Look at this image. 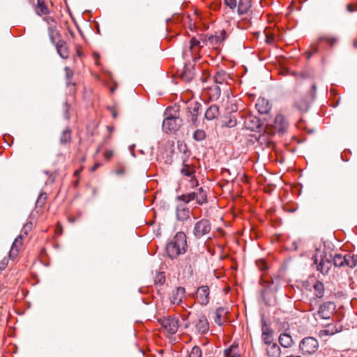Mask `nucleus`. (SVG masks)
<instances>
[{"label": "nucleus", "instance_id": "48", "mask_svg": "<svg viewBox=\"0 0 357 357\" xmlns=\"http://www.w3.org/2000/svg\"><path fill=\"white\" fill-rule=\"evenodd\" d=\"M283 209L289 213H293L296 210V206L294 204H285L283 206Z\"/></svg>", "mask_w": 357, "mask_h": 357}, {"label": "nucleus", "instance_id": "3", "mask_svg": "<svg viewBox=\"0 0 357 357\" xmlns=\"http://www.w3.org/2000/svg\"><path fill=\"white\" fill-rule=\"evenodd\" d=\"M169 108L166 109L165 116H166L163 120L162 129L165 132H173L178 130L182 124V120L175 116L170 115Z\"/></svg>", "mask_w": 357, "mask_h": 357}, {"label": "nucleus", "instance_id": "14", "mask_svg": "<svg viewBox=\"0 0 357 357\" xmlns=\"http://www.w3.org/2000/svg\"><path fill=\"white\" fill-rule=\"evenodd\" d=\"M214 82L220 85L227 86L229 81L231 79L230 75L224 70H218L213 77Z\"/></svg>", "mask_w": 357, "mask_h": 357}, {"label": "nucleus", "instance_id": "30", "mask_svg": "<svg viewBox=\"0 0 357 357\" xmlns=\"http://www.w3.org/2000/svg\"><path fill=\"white\" fill-rule=\"evenodd\" d=\"M268 345L267 354L269 356L275 357L280 355V349L276 343L272 342L271 344Z\"/></svg>", "mask_w": 357, "mask_h": 357}, {"label": "nucleus", "instance_id": "52", "mask_svg": "<svg viewBox=\"0 0 357 357\" xmlns=\"http://www.w3.org/2000/svg\"><path fill=\"white\" fill-rule=\"evenodd\" d=\"M356 10V8L351 3H349L347 5V10L348 12H350V13H352L354 11H355Z\"/></svg>", "mask_w": 357, "mask_h": 357}, {"label": "nucleus", "instance_id": "41", "mask_svg": "<svg viewBox=\"0 0 357 357\" xmlns=\"http://www.w3.org/2000/svg\"><path fill=\"white\" fill-rule=\"evenodd\" d=\"M202 352L199 347L195 346L192 348L189 357H202Z\"/></svg>", "mask_w": 357, "mask_h": 357}, {"label": "nucleus", "instance_id": "37", "mask_svg": "<svg viewBox=\"0 0 357 357\" xmlns=\"http://www.w3.org/2000/svg\"><path fill=\"white\" fill-rule=\"evenodd\" d=\"M166 280L165 273L163 272L158 273L154 278V282L155 284L162 285L165 283Z\"/></svg>", "mask_w": 357, "mask_h": 357}, {"label": "nucleus", "instance_id": "34", "mask_svg": "<svg viewBox=\"0 0 357 357\" xmlns=\"http://www.w3.org/2000/svg\"><path fill=\"white\" fill-rule=\"evenodd\" d=\"M70 140V130L69 129H66L63 131L61 137L60 142L62 144H66L69 142Z\"/></svg>", "mask_w": 357, "mask_h": 357}, {"label": "nucleus", "instance_id": "38", "mask_svg": "<svg viewBox=\"0 0 357 357\" xmlns=\"http://www.w3.org/2000/svg\"><path fill=\"white\" fill-rule=\"evenodd\" d=\"M206 137V133L204 130L198 129L194 132L193 138L196 141H202Z\"/></svg>", "mask_w": 357, "mask_h": 357}, {"label": "nucleus", "instance_id": "57", "mask_svg": "<svg viewBox=\"0 0 357 357\" xmlns=\"http://www.w3.org/2000/svg\"><path fill=\"white\" fill-rule=\"evenodd\" d=\"M100 166V163L95 164L91 169V172H95Z\"/></svg>", "mask_w": 357, "mask_h": 357}, {"label": "nucleus", "instance_id": "50", "mask_svg": "<svg viewBox=\"0 0 357 357\" xmlns=\"http://www.w3.org/2000/svg\"><path fill=\"white\" fill-rule=\"evenodd\" d=\"M257 265L261 271L266 270L268 268L266 261L262 259L257 261Z\"/></svg>", "mask_w": 357, "mask_h": 357}, {"label": "nucleus", "instance_id": "64", "mask_svg": "<svg viewBox=\"0 0 357 357\" xmlns=\"http://www.w3.org/2000/svg\"><path fill=\"white\" fill-rule=\"evenodd\" d=\"M94 56H95L96 59H98V57H99L96 53L94 54Z\"/></svg>", "mask_w": 357, "mask_h": 357}, {"label": "nucleus", "instance_id": "51", "mask_svg": "<svg viewBox=\"0 0 357 357\" xmlns=\"http://www.w3.org/2000/svg\"><path fill=\"white\" fill-rule=\"evenodd\" d=\"M114 155V153L112 150H107L104 153V156L106 159L109 160Z\"/></svg>", "mask_w": 357, "mask_h": 357}, {"label": "nucleus", "instance_id": "29", "mask_svg": "<svg viewBox=\"0 0 357 357\" xmlns=\"http://www.w3.org/2000/svg\"><path fill=\"white\" fill-rule=\"evenodd\" d=\"M324 284L321 281L317 280L314 284V294L317 298H321L324 295Z\"/></svg>", "mask_w": 357, "mask_h": 357}, {"label": "nucleus", "instance_id": "42", "mask_svg": "<svg viewBox=\"0 0 357 357\" xmlns=\"http://www.w3.org/2000/svg\"><path fill=\"white\" fill-rule=\"evenodd\" d=\"M337 41V39L335 38H330L328 36H320L318 38V42H326L328 44H330L331 46H333Z\"/></svg>", "mask_w": 357, "mask_h": 357}, {"label": "nucleus", "instance_id": "55", "mask_svg": "<svg viewBox=\"0 0 357 357\" xmlns=\"http://www.w3.org/2000/svg\"><path fill=\"white\" fill-rule=\"evenodd\" d=\"M190 183H191V187L193 188V187H195V186H197L198 185V181L195 179V178H192L190 180Z\"/></svg>", "mask_w": 357, "mask_h": 357}, {"label": "nucleus", "instance_id": "15", "mask_svg": "<svg viewBox=\"0 0 357 357\" xmlns=\"http://www.w3.org/2000/svg\"><path fill=\"white\" fill-rule=\"evenodd\" d=\"M255 107L257 111L261 114H268L271 109L268 100L264 98H259Z\"/></svg>", "mask_w": 357, "mask_h": 357}, {"label": "nucleus", "instance_id": "13", "mask_svg": "<svg viewBox=\"0 0 357 357\" xmlns=\"http://www.w3.org/2000/svg\"><path fill=\"white\" fill-rule=\"evenodd\" d=\"M176 215L178 221L184 222L188 220L190 218L189 208L184 204L178 205L176 209Z\"/></svg>", "mask_w": 357, "mask_h": 357}, {"label": "nucleus", "instance_id": "46", "mask_svg": "<svg viewBox=\"0 0 357 357\" xmlns=\"http://www.w3.org/2000/svg\"><path fill=\"white\" fill-rule=\"evenodd\" d=\"M46 198L47 195L45 193H40L36 201V205L42 206L45 204Z\"/></svg>", "mask_w": 357, "mask_h": 357}, {"label": "nucleus", "instance_id": "6", "mask_svg": "<svg viewBox=\"0 0 357 357\" xmlns=\"http://www.w3.org/2000/svg\"><path fill=\"white\" fill-rule=\"evenodd\" d=\"M195 298L201 305H206L210 301V289L208 286L202 285L197 288Z\"/></svg>", "mask_w": 357, "mask_h": 357}, {"label": "nucleus", "instance_id": "63", "mask_svg": "<svg viewBox=\"0 0 357 357\" xmlns=\"http://www.w3.org/2000/svg\"><path fill=\"white\" fill-rule=\"evenodd\" d=\"M354 46L355 47H357V41H356H356H354Z\"/></svg>", "mask_w": 357, "mask_h": 357}, {"label": "nucleus", "instance_id": "2", "mask_svg": "<svg viewBox=\"0 0 357 357\" xmlns=\"http://www.w3.org/2000/svg\"><path fill=\"white\" fill-rule=\"evenodd\" d=\"M333 255L327 252L325 245L324 249L321 248L315 249L314 255V265L316 264L317 270L324 276H326L332 266Z\"/></svg>", "mask_w": 357, "mask_h": 357}, {"label": "nucleus", "instance_id": "12", "mask_svg": "<svg viewBox=\"0 0 357 357\" xmlns=\"http://www.w3.org/2000/svg\"><path fill=\"white\" fill-rule=\"evenodd\" d=\"M185 294V289L184 287H179L174 289L170 296L171 303L176 305L181 304Z\"/></svg>", "mask_w": 357, "mask_h": 357}, {"label": "nucleus", "instance_id": "47", "mask_svg": "<svg viewBox=\"0 0 357 357\" xmlns=\"http://www.w3.org/2000/svg\"><path fill=\"white\" fill-rule=\"evenodd\" d=\"M43 20L47 23L48 26H56V22L52 17H45Z\"/></svg>", "mask_w": 357, "mask_h": 357}, {"label": "nucleus", "instance_id": "11", "mask_svg": "<svg viewBox=\"0 0 357 357\" xmlns=\"http://www.w3.org/2000/svg\"><path fill=\"white\" fill-rule=\"evenodd\" d=\"M195 324L197 331L200 334H205L209 330L208 319L204 314H200L197 317Z\"/></svg>", "mask_w": 357, "mask_h": 357}, {"label": "nucleus", "instance_id": "17", "mask_svg": "<svg viewBox=\"0 0 357 357\" xmlns=\"http://www.w3.org/2000/svg\"><path fill=\"white\" fill-rule=\"evenodd\" d=\"M22 239H23V235L20 234L18 236L14 241L12 247L10 248V250L9 252V258L11 259H14L20 250V248H21L22 245Z\"/></svg>", "mask_w": 357, "mask_h": 357}, {"label": "nucleus", "instance_id": "59", "mask_svg": "<svg viewBox=\"0 0 357 357\" xmlns=\"http://www.w3.org/2000/svg\"><path fill=\"white\" fill-rule=\"evenodd\" d=\"M293 245H294V250H297V248H298L297 243L296 242H294L293 243Z\"/></svg>", "mask_w": 357, "mask_h": 357}, {"label": "nucleus", "instance_id": "25", "mask_svg": "<svg viewBox=\"0 0 357 357\" xmlns=\"http://www.w3.org/2000/svg\"><path fill=\"white\" fill-rule=\"evenodd\" d=\"M195 194V200L197 204L202 205L207 202V192L202 187L199 188L196 191H194Z\"/></svg>", "mask_w": 357, "mask_h": 357}, {"label": "nucleus", "instance_id": "4", "mask_svg": "<svg viewBox=\"0 0 357 357\" xmlns=\"http://www.w3.org/2000/svg\"><path fill=\"white\" fill-rule=\"evenodd\" d=\"M162 327L169 334H175L179 326V319L174 316H167L158 319Z\"/></svg>", "mask_w": 357, "mask_h": 357}, {"label": "nucleus", "instance_id": "20", "mask_svg": "<svg viewBox=\"0 0 357 357\" xmlns=\"http://www.w3.org/2000/svg\"><path fill=\"white\" fill-rule=\"evenodd\" d=\"M252 7L251 0H238L237 13L242 15L248 13Z\"/></svg>", "mask_w": 357, "mask_h": 357}, {"label": "nucleus", "instance_id": "58", "mask_svg": "<svg viewBox=\"0 0 357 357\" xmlns=\"http://www.w3.org/2000/svg\"><path fill=\"white\" fill-rule=\"evenodd\" d=\"M111 112L112 113V116L114 118H116L117 116L116 112L114 110L113 107H111L110 109Z\"/></svg>", "mask_w": 357, "mask_h": 357}, {"label": "nucleus", "instance_id": "36", "mask_svg": "<svg viewBox=\"0 0 357 357\" xmlns=\"http://www.w3.org/2000/svg\"><path fill=\"white\" fill-rule=\"evenodd\" d=\"M181 172L185 176H191L195 173V169L192 167L188 165H184L181 170Z\"/></svg>", "mask_w": 357, "mask_h": 357}, {"label": "nucleus", "instance_id": "39", "mask_svg": "<svg viewBox=\"0 0 357 357\" xmlns=\"http://www.w3.org/2000/svg\"><path fill=\"white\" fill-rule=\"evenodd\" d=\"M179 199L185 203H188L190 201L195 199V194L194 193V192H192L182 195L179 197Z\"/></svg>", "mask_w": 357, "mask_h": 357}, {"label": "nucleus", "instance_id": "28", "mask_svg": "<svg viewBox=\"0 0 357 357\" xmlns=\"http://www.w3.org/2000/svg\"><path fill=\"white\" fill-rule=\"evenodd\" d=\"M36 12L38 15H47L50 10L45 4L44 0H38L37 6L36 7Z\"/></svg>", "mask_w": 357, "mask_h": 357}, {"label": "nucleus", "instance_id": "24", "mask_svg": "<svg viewBox=\"0 0 357 357\" xmlns=\"http://www.w3.org/2000/svg\"><path fill=\"white\" fill-rule=\"evenodd\" d=\"M202 47L203 45H201V41L199 39H197L194 37L190 39V50L194 59H196V56Z\"/></svg>", "mask_w": 357, "mask_h": 357}, {"label": "nucleus", "instance_id": "8", "mask_svg": "<svg viewBox=\"0 0 357 357\" xmlns=\"http://www.w3.org/2000/svg\"><path fill=\"white\" fill-rule=\"evenodd\" d=\"M272 127L274 133L282 135L288 128V123L283 115L278 114L275 118Z\"/></svg>", "mask_w": 357, "mask_h": 357}, {"label": "nucleus", "instance_id": "21", "mask_svg": "<svg viewBox=\"0 0 357 357\" xmlns=\"http://www.w3.org/2000/svg\"><path fill=\"white\" fill-rule=\"evenodd\" d=\"M190 109V121L195 126H197V116L202 109V105L197 102H194Z\"/></svg>", "mask_w": 357, "mask_h": 357}, {"label": "nucleus", "instance_id": "45", "mask_svg": "<svg viewBox=\"0 0 357 357\" xmlns=\"http://www.w3.org/2000/svg\"><path fill=\"white\" fill-rule=\"evenodd\" d=\"M211 96H213V98H218L220 96L221 89L220 86H215L214 88L211 89Z\"/></svg>", "mask_w": 357, "mask_h": 357}, {"label": "nucleus", "instance_id": "26", "mask_svg": "<svg viewBox=\"0 0 357 357\" xmlns=\"http://www.w3.org/2000/svg\"><path fill=\"white\" fill-rule=\"evenodd\" d=\"M357 265V256L351 254H346L344 255L343 266H348L354 268Z\"/></svg>", "mask_w": 357, "mask_h": 357}, {"label": "nucleus", "instance_id": "44", "mask_svg": "<svg viewBox=\"0 0 357 357\" xmlns=\"http://www.w3.org/2000/svg\"><path fill=\"white\" fill-rule=\"evenodd\" d=\"M64 70L66 72V77L67 79V84L70 85L71 84L70 79L73 76V71L68 67H66Z\"/></svg>", "mask_w": 357, "mask_h": 357}, {"label": "nucleus", "instance_id": "61", "mask_svg": "<svg viewBox=\"0 0 357 357\" xmlns=\"http://www.w3.org/2000/svg\"><path fill=\"white\" fill-rule=\"evenodd\" d=\"M314 341H315L316 343H317V345L314 344V346H313V348H315V347H317L318 346V343H317V340L315 338H314Z\"/></svg>", "mask_w": 357, "mask_h": 357}, {"label": "nucleus", "instance_id": "22", "mask_svg": "<svg viewBox=\"0 0 357 357\" xmlns=\"http://www.w3.org/2000/svg\"><path fill=\"white\" fill-rule=\"evenodd\" d=\"M220 114L219 107L216 105H212L207 108L204 117L208 121H212L218 118Z\"/></svg>", "mask_w": 357, "mask_h": 357}, {"label": "nucleus", "instance_id": "19", "mask_svg": "<svg viewBox=\"0 0 357 357\" xmlns=\"http://www.w3.org/2000/svg\"><path fill=\"white\" fill-rule=\"evenodd\" d=\"M261 337L263 341L266 344H271L273 342V331L269 327L266 325V322L263 321L262 326H261Z\"/></svg>", "mask_w": 357, "mask_h": 357}, {"label": "nucleus", "instance_id": "10", "mask_svg": "<svg viewBox=\"0 0 357 357\" xmlns=\"http://www.w3.org/2000/svg\"><path fill=\"white\" fill-rule=\"evenodd\" d=\"M335 309L334 303L332 302H326L321 304L318 311V315L324 319H329Z\"/></svg>", "mask_w": 357, "mask_h": 357}, {"label": "nucleus", "instance_id": "60", "mask_svg": "<svg viewBox=\"0 0 357 357\" xmlns=\"http://www.w3.org/2000/svg\"><path fill=\"white\" fill-rule=\"evenodd\" d=\"M228 126H229V127H232V126H234V124H233V123H231V121H230V122L229 123Z\"/></svg>", "mask_w": 357, "mask_h": 357}, {"label": "nucleus", "instance_id": "53", "mask_svg": "<svg viewBox=\"0 0 357 357\" xmlns=\"http://www.w3.org/2000/svg\"><path fill=\"white\" fill-rule=\"evenodd\" d=\"M8 259L4 258L2 261L1 262V266H0V268L1 269H4L6 268V266H7L8 264Z\"/></svg>", "mask_w": 357, "mask_h": 357}, {"label": "nucleus", "instance_id": "5", "mask_svg": "<svg viewBox=\"0 0 357 357\" xmlns=\"http://www.w3.org/2000/svg\"><path fill=\"white\" fill-rule=\"evenodd\" d=\"M211 229V222L207 219H202L198 221L194 227L193 234L197 238H200L208 234Z\"/></svg>", "mask_w": 357, "mask_h": 357}, {"label": "nucleus", "instance_id": "27", "mask_svg": "<svg viewBox=\"0 0 357 357\" xmlns=\"http://www.w3.org/2000/svg\"><path fill=\"white\" fill-rule=\"evenodd\" d=\"M279 342L282 347L289 348L292 345L293 340L290 335L282 333L279 337Z\"/></svg>", "mask_w": 357, "mask_h": 357}, {"label": "nucleus", "instance_id": "43", "mask_svg": "<svg viewBox=\"0 0 357 357\" xmlns=\"http://www.w3.org/2000/svg\"><path fill=\"white\" fill-rule=\"evenodd\" d=\"M224 2L232 10L237 8L238 0H224Z\"/></svg>", "mask_w": 357, "mask_h": 357}, {"label": "nucleus", "instance_id": "7", "mask_svg": "<svg viewBox=\"0 0 357 357\" xmlns=\"http://www.w3.org/2000/svg\"><path fill=\"white\" fill-rule=\"evenodd\" d=\"M226 36L227 34L225 31L222 30L220 33V35H211L208 36L206 40L203 41V43L215 50H218L221 46L222 42L226 39Z\"/></svg>", "mask_w": 357, "mask_h": 357}, {"label": "nucleus", "instance_id": "1", "mask_svg": "<svg viewBox=\"0 0 357 357\" xmlns=\"http://www.w3.org/2000/svg\"><path fill=\"white\" fill-rule=\"evenodd\" d=\"M186 236L183 232H178L166 245L167 256L171 259H176L187 251Z\"/></svg>", "mask_w": 357, "mask_h": 357}, {"label": "nucleus", "instance_id": "32", "mask_svg": "<svg viewBox=\"0 0 357 357\" xmlns=\"http://www.w3.org/2000/svg\"><path fill=\"white\" fill-rule=\"evenodd\" d=\"M224 314H225V309L223 307H218L215 310L214 321L219 326L222 325L225 322V320L223 319Z\"/></svg>", "mask_w": 357, "mask_h": 357}, {"label": "nucleus", "instance_id": "56", "mask_svg": "<svg viewBox=\"0 0 357 357\" xmlns=\"http://www.w3.org/2000/svg\"><path fill=\"white\" fill-rule=\"evenodd\" d=\"M124 172H125V170L123 167L119 168L116 171V174L118 175H122L124 174Z\"/></svg>", "mask_w": 357, "mask_h": 357}, {"label": "nucleus", "instance_id": "35", "mask_svg": "<svg viewBox=\"0 0 357 357\" xmlns=\"http://www.w3.org/2000/svg\"><path fill=\"white\" fill-rule=\"evenodd\" d=\"M47 31L51 43L52 44H54L55 36L58 35V32L56 31V26H48Z\"/></svg>", "mask_w": 357, "mask_h": 357}, {"label": "nucleus", "instance_id": "18", "mask_svg": "<svg viewBox=\"0 0 357 357\" xmlns=\"http://www.w3.org/2000/svg\"><path fill=\"white\" fill-rule=\"evenodd\" d=\"M299 348L303 354H311L312 352V337L303 338L300 343Z\"/></svg>", "mask_w": 357, "mask_h": 357}, {"label": "nucleus", "instance_id": "62", "mask_svg": "<svg viewBox=\"0 0 357 357\" xmlns=\"http://www.w3.org/2000/svg\"><path fill=\"white\" fill-rule=\"evenodd\" d=\"M317 51V49L316 48V47L314 45V50H313V52H314V54L316 53Z\"/></svg>", "mask_w": 357, "mask_h": 357}, {"label": "nucleus", "instance_id": "54", "mask_svg": "<svg viewBox=\"0 0 357 357\" xmlns=\"http://www.w3.org/2000/svg\"><path fill=\"white\" fill-rule=\"evenodd\" d=\"M54 180H55V176H53L52 174H50L49 178L46 181V183H52L54 181Z\"/></svg>", "mask_w": 357, "mask_h": 357}, {"label": "nucleus", "instance_id": "33", "mask_svg": "<svg viewBox=\"0 0 357 357\" xmlns=\"http://www.w3.org/2000/svg\"><path fill=\"white\" fill-rule=\"evenodd\" d=\"M344 255L342 254H335L333 255L332 263L336 267H343Z\"/></svg>", "mask_w": 357, "mask_h": 357}, {"label": "nucleus", "instance_id": "23", "mask_svg": "<svg viewBox=\"0 0 357 357\" xmlns=\"http://www.w3.org/2000/svg\"><path fill=\"white\" fill-rule=\"evenodd\" d=\"M56 47L58 54L63 59H67L69 56L68 48L66 43L63 40H59L56 44Z\"/></svg>", "mask_w": 357, "mask_h": 357}, {"label": "nucleus", "instance_id": "31", "mask_svg": "<svg viewBox=\"0 0 357 357\" xmlns=\"http://www.w3.org/2000/svg\"><path fill=\"white\" fill-rule=\"evenodd\" d=\"M225 355L226 357H240L238 345H231L229 348L225 349Z\"/></svg>", "mask_w": 357, "mask_h": 357}, {"label": "nucleus", "instance_id": "49", "mask_svg": "<svg viewBox=\"0 0 357 357\" xmlns=\"http://www.w3.org/2000/svg\"><path fill=\"white\" fill-rule=\"evenodd\" d=\"M32 229V223L31 222H26L22 230V232L24 233V235H27L28 232L31 231Z\"/></svg>", "mask_w": 357, "mask_h": 357}, {"label": "nucleus", "instance_id": "9", "mask_svg": "<svg viewBox=\"0 0 357 357\" xmlns=\"http://www.w3.org/2000/svg\"><path fill=\"white\" fill-rule=\"evenodd\" d=\"M312 84L310 83V90L305 97H301L296 101V106L301 112H307L312 100Z\"/></svg>", "mask_w": 357, "mask_h": 357}, {"label": "nucleus", "instance_id": "40", "mask_svg": "<svg viewBox=\"0 0 357 357\" xmlns=\"http://www.w3.org/2000/svg\"><path fill=\"white\" fill-rule=\"evenodd\" d=\"M310 77H311V70L310 68H306V69L303 70L299 73V77L298 78V79L306 80V79H310Z\"/></svg>", "mask_w": 357, "mask_h": 357}, {"label": "nucleus", "instance_id": "16", "mask_svg": "<svg viewBox=\"0 0 357 357\" xmlns=\"http://www.w3.org/2000/svg\"><path fill=\"white\" fill-rule=\"evenodd\" d=\"M195 68L192 64H186L181 75V79L185 82H190L195 77Z\"/></svg>", "mask_w": 357, "mask_h": 357}]
</instances>
